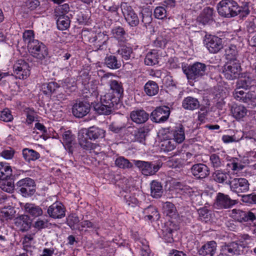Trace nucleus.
Returning <instances> with one entry per match:
<instances>
[{
	"instance_id": "1",
	"label": "nucleus",
	"mask_w": 256,
	"mask_h": 256,
	"mask_svg": "<svg viewBox=\"0 0 256 256\" xmlns=\"http://www.w3.org/2000/svg\"><path fill=\"white\" fill-rule=\"evenodd\" d=\"M98 81L92 80L82 90V94L89 103L93 104L94 110L100 114L108 115L118 104V97L112 98V94L108 92L100 97V102H96L98 96Z\"/></svg>"
},
{
	"instance_id": "2",
	"label": "nucleus",
	"mask_w": 256,
	"mask_h": 256,
	"mask_svg": "<svg viewBox=\"0 0 256 256\" xmlns=\"http://www.w3.org/2000/svg\"><path fill=\"white\" fill-rule=\"evenodd\" d=\"M217 10L218 14L224 18L234 17L238 14L244 17L250 12L247 4L240 6L234 0H222L217 6Z\"/></svg>"
},
{
	"instance_id": "3",
	"label": "nucleus",
	"mask_w": 256,
	"mask_h": 256,
	"mask_svg": "<svg viewBox=\"0 0 256 256\" xmlns=\"http://www.w3.org/2000/svg\"><path fill=\"white\" fill-rule=\"evenodd\" d=\"M182 70L189 81H196L205 74L206 66L203 63L196 62L188 66L183 67Z\"/></svg>"
},
{
	"instance_id": "4",
	"label": "nucleus",
	"mask_w": 256,
	"mask_h": 256,
	"mask_svg": "<svg viewBox=\"0 0 256 256\" xmlns=\"http://www.w3.org/2000/svg\"><path fill=\"white\" fill-rule=\"evenodd\" d=\"M242 70L240 64L238 61H228L224 66L222 73L225 78L232 80L238 78Z\"/></svg>"
},
{
	"instance_id": "5",
	"label": "nucleus",
	"mask_w": 256,
	"mask_h": 256,
	"mask_svg": "<svg viewBox=\"0 0 256 256\" xmlns=\"http://www.w3.org/2000/svg\"><path fill=\"white\" fill-rule=\"evenodd\" d=\"M204 43L209 52L212 54L218 52L224 46L222 39L214 35H206Z\"/></svg>"
},
{
	"instance_id": "6",
	"label": "nucleus",
	"mask_w": 256,
	"mask_h": 256,
	"mask_svg": "<svg viewBox=\"0 0 256 256\" xmlns=\"http://www.w3.org/2000/svg\"><path fill=\"white\" fill-rule=\"evenodd\" d=\"M30 74L29 64L23 60H17L13 66L12 74L20 80L26 79Z\"/></svg>"
},
{
	"instance_id": "7",
	"label": "nucleus",
	"mask_w": 256,
	"mask_h": 256,
	"mask_svg": "<svg viewBox=\"0 0 256 256\" xmlns=\"http://www.w3.org/2000/svg\"><path fill=\"white\" fill-rule=\"evenodd\" d=\"M35 182L33 180L30 178H26L18 181L16 186L19 188V191L24 196H30L36 192Z\"/></svg>"
},
{
	"instance_id": "8",
	"label": "nucleus",
	"mask_w": 256,
	"mask_h": 256,
	"mask_svg": "<svg viewBox=\"0 0 256 256\" xmlns=\"http://www.w3.org/2000/svg\"><path fill=\"white\" fill-rule=\"evenodd\" d=\"M28 48L32 56L38 60L44 58L48 54L46 46L38 40L33 41Z\"/></svg>"
},
{
	"instance_id": "9",
	"label": "nucleus",
	"mask_w": 256,
	"mask_h": 256,
	"mask_svg": "<svg viewBox=\"0 0 256 256\" xmlns=\"http://www.w3.org/2000/svg\"><path fill=\"white\" fill-rule=\"evenodd\" d=\"M133 162L142 173L146 176L154 175L160 168V165L148 162L138 160H134Z\"/></svg>"
},
{
	"instance_id": "10",
	"label": "nucleus",
	"mask_w": 256,
	"mask_h": 256,
	"mask_svg": "<svg viewBox=\"0 0 256 256\" xmlns=\"http://www.w3.org/2000/svg\"><path fill=\"white\" fill-rule=\"evenodd\" d=\"M230 190L238 195L240 193L246 192L249 190L250 184L244 178H234L228 182Z\"/></svg>"
},
{
	"instance_id": "11",
	"label": "nucleus",
	"mask_w": 256,
	"mask_h": 256,
	"mask_svg": "<svg viewBox=\"0 0 256 256\" xmlns=\"http://www.w3.org/2000/svg\"><path fill=\"white\" fill-rule=\"evenodd\" d=\"M170 114V109L166 106L156 108L151 114L152 120L157 123L164 122L167 120Z\"/></svg>"
},
{
	"instance_id": "12",
	"label": "nucleus",
	"mask_w": 256,
	"mask_h": 256,
	"mask_svg": "<svg viewBox=\"0 0 256 256\" xmlns=\"http://www.w3.org/2000/svg\"><path fill=\"white\" fill-rule=\"evenodd\" d=\"M230 216L234 220L242 222H252L256 219L255 214L251 212L243 211L240 209H233L230 212Z\"/></svg>"
},
{
	"instance_id": "13",
	"label": "nucleus",
	"mask_w": 256,
	"mask_h": 256,
	"mask_svg": "<svg viewBox=\"0 0 256 256\" xmlns=\"http://www.w3.org/2000/svg\"><path fill=\"white\" fill-rule=\"evenodd\" d=\"M240 250L237 242L224 243L220 247L218 256H232L240 254Z\"/></svg>"
},
{
	"instance_id": "14",
	"label": "nucleus",
	"mask_w": 256,
	"mask_h": 256,
	"mask_svg": "<svg viewBox=\"0 0 256 256\" xmlns=\"http://www.w3.org/2000/svg\"><path fill=\"white\" fill-rule=\"evenodd\" d=\"M122 11L126 21L131 26H136L139 24V18L132 6L125 4L122 7Z\"/></svg>"
},
{
	"instance_id": "15",
	"label": "nucleus",
	"mask_w": 256,
	"mask_h": 256,
	"mask_svg": "<svg viewBox=\"0 0 256 256\" xmlns=\"http://www.w3.org/2000/svg\"><path fill=\"white\" fill-rule=\"evenodd\" d=\"M65 208L61 202H56L50 206L47 212L49 216L53 218H62L65 216Z\"/></svg>"
},
{
	"instance_id": "16",
	"label": "nucleus",
	"mask_w": 256,
	"mask_h": 256,
	"mask_svg": "<svg viewBox=\"0 0 256 256\" xmlns=\"http://www.w3.org/2000/svg\"><path fill=\"white\" fill-rule=\"evenodd\" d=\"M87 138L86 130H82L79 132L78 134V144L83 149L86 150H91L98 146L96 144L88 141Z\"/></svg>"
},
{
	"instance_id": "17",
	"label": "nucleus",
	"mask_w": 256,
	"mask_h": 256,
	"mask_svg": "<svg viewBox=\"0 0 256 256\" xmlns=\"http://www.w3.org/2000/svg\"><path fill=\"white\" fill-rule=\"evenodd\" d=\"M191 171L194 176L200 179L206 178L210 174L208 168L202 164H194L191 168Z\"/></svg>"
},
{
	"instance_id": "18",
	"label": "nucleus",
	"mask_w": 256,
	"mask_h": 256,
	"mask_svg": "<svg viewBox=\"0 0 256 256\" xmlns=\"http://www.w3.org/2000/svg\"><path fill=\"white\" fill-rule=\"evenodd\" d=\"M90 106L88 104L79 102L75 104L72 108L73 114L77 118H82L90 112Z\"/></svg>"
},
{
	"instance_id": "19",
	"label": "nucleus",
	"mask_w": 256,
	"mask_h": 256,
	"mask_svg": "<svg viewBox=\"0 0 256 256\" xmlns=\"http://www.w3.org/2000/svg\"><path fill=\"white\" fill-rule=\"evenodd\" d=\"M24 212L29 216L37 218L43 214L42 208L32 203H26L22 206Z\"/></svg>"
},
{
	"instance_id": "20",
	"label": "nucleus",
	"mask_w": 256,
	"mask_h": 256,
	"mask_svg": "<svg viewBox=\"0 0 256 256\" xmlns=\"http://www.w3.org/2000/svg\"><path fill=\"white\" fill-rule=\"evenodd\" d=\"M152 128V124L144 125L138 130H135L134 134V140L144 144L146 136Z\"/></svg>"
},
{
	"instance_id": "21",
	"label": "nucleus",
	"mask_w": 256,
	"mask_h": 256,
	"mask_svg": "<svg viewBox=\"0 0 256 256\" xmlns=\"http://www.w3.org/2000/svg\"><path fill=\"white\" fill-rule=\"evenodd\" d=\"M31 220L28 215L23 214L14 220V224L20 230L24 232L28 230L31 226Z\"/></svg>"
},
{
	"instance_id": "22",
	"label": "nucleus",
	"mask_w": 256,
	"mask_h": 256,
	"mask_svg": "<svg viewBox=\"0 0 256 256\" xmlns=\"http://www.w3.org/2000/svg\"><path fill=\"white\" fill-rule=\"evenodd\" d=\"M216 204L220 208H227L234 205V202L228 195L219 192L216 196Z\"/></svg>"
},
{
	"instance_id": "23",
	"label": "nucleus",
	"mask_w": 256,
	"mask_h": 256,
	"mask_svg": "<svg viewBox=\"0 0 256 256\" xmlns=\"http://www.w3.org/2000/svg\"><path fill=\"white\" fill-rule=\"evenodd\" d=\"M216 246V243L214 241L208 242L200 249L198 253L201 256H214Z\"/></svg>"
},
{
	"instance_id": "24",
	"label": "nucleus",
	"mask_w": 256,
	"mask_h": 256,
	"mask_svg": "<svg viewBox=\"0 0 256 256\" xmlns=\"http://www.w3.org/2000/svg\"><path fill=\"white\" fill-rule=\"evenodd\" d=\"M106 132L102 128L96 126H91L86 130L87 136L90 140L102 138L105 136Z\"/></svg>"
},
{
	"instance_id": "25",
	"label": "nucleus",
	"mask_w": 256,
	"mask_h": 256,
	"mask_svg": "<svg viewBox=\"0 0 256 256\" xmlns=\"http://www.w3.org/2000/svg\"><path fill=\"white\" fill-rule=\"evenodd\" d=\"M214 10L210 8H206L204 9L202 13L197 18V21L202 25L210 24L213 21Z\"/></svg>"
},
{
	"instance_id": "26",
	"label": "nucleus",
	"mask_w": 256,
	"mask_h": 256,
	"mask_svg": "<svg viewBox=\"0 0 256 256\" xmlns=\"http://www.w3.org/2000/svg\"><path fill=\"white\" fill-rule=\"evenodd\" d=\"M109 84L111 92L110 91L108 92L112 94V98L118 97L119 102L120 98L124 92L122 83L116 80H111Z\"/></svg>"
},
{
	"instance_id": "27",
	"label": "nucleus",
	"mask_w": 256,
	"mask_h": 256,
	"mask_svg": "<svg viewBox=\"0 0 256 256\" xmlns=\"http://www.w3.org/2000/svg\"><path fill=\"white\" fill-rule=\"evenodd\" d=\"M130 117L136 124H142L148 119V114L144 110H136L131 112Z\"/></svg>"
},
{
	"instance_id": "28",
	"label": "nucleus",
	"mask_w": 256,
	"mask_h": 256,
	"mask_svg": "<svg viewBox=\"0 0 256 256\" xmlns=\"http://www.w3.org/2000/svg\"><path fill=\"white\" fill-rule=\"evenodd\" d=\"M111 34L113 38L118 40V44L120 45L122 44L126 40V33L124 28L122 26H116L114 27L112 29Z\"/></svg>"
},
{
	"instance_id": "29",
	"label": "nucleus",
	"mask_w": 256,
	"mask_h": 256,
	"mask_svg": "<svg viewBox=\"0 0 256 256\" xmlns=\"http://www.w3.org/2000/svg\"><path fill=\"white\" fill-rule=\"evenodd\" d=\"M200 106L198 100L192 96L185 98L182 102V108L186 110H194Z\"/></svg>"
},
{
	"instance_id": "30",
	"label": "nucleus",
	"mask_w": 256,
	"mask_h": 256,
	"mask_svg": "<svg viewBox=\"0 0 256 256\" xmlns=\"http://www.w3.org/2000/svg\"><path fill=\"white\" fill-rule=\"evenodd\" d=\"M212 178L218 183H226L228 184L230 182V176L228 174L224 171L217 170L214 172L212 176Z\"/></svg>"
},
{
	"instance_id": "31",
	"label": "nucleus",
	"mask_w": 256,
	"mask_h": 256,
	"mask_svg": "<svg viewBox=\"0 0 256 256\" xmlns=\"http://www.w3.org/2000/svg\"><path fill=\"white\" fill-rule=\"evenodd\" d=\"M232 113L236 120H240L247 115L248 110L242 105H236L232 108Z\"/></svg>"
},
{
	"instance_id": "32",
	"label": "nucleus",
	"mask_w": 256,
	"mask_h": 256,
	"mask_svg": "<svg viewBox=\"0 0 256 256\" xmlns=\"http://www.w3.org/2000/svg\"><path fill=\"white\" fill-rule=\"evenodd\" d=\"M174 140H176L178 144L182 143L185 139L184 130L182 124L175 127L174 129L172 131Z\"/></svg>"
},
{
	"instance_id": "33",
	"label": "nucleus",
	"mask_w": 256,
	"mask_h": 256,
	"mask_svg": "<svg viewBox=\"0 0 256 256\" xmlns=\"http://www.w3.org/2000/svg\"><path fill=\"white\" fill-rule=\"evenodd\" d=\"M143 212L145 215V219L147 218L148 220L153 221L158 220L160 218V214L154 206H150L144 209Z\"/></svg>"
},
{
	"instance_id": "34",
	"label": "nucleus",
	"mask_w": 256,
	"mask_h": 256,
	"mask_svg": "<svg viewBox=\"0 0 256 256\" xmlns=\"http://www.w3.org/2000/svg\"><path fill=\"white\" fill-rule=\"evenodd\" d=\"M63 144L70 152H72V144H74V136L70 130L64 132L62 134Z\"/></svg>"
},
{
	"instance_id": "35",
	"label": "nucleus",
	"mask_w": 256,
	"mask_h": 256,
	"mask_svg": "<svg viewBox=\"0 0 256 256\" xmlns=\"http://www.w3.org/2000/svg\"><path fill=\"white\" fill-rule=\"evenodd\" d=\"M226 58L228 61H238V51L234 45H230L225 50Z\"/></svg>"
},
{
	"instance_id": "36",
	"label": "nucleus",
	"mask_w": 256,
	"mask_h": 256,
	"mask_svg": "<svg viewBox=\"0 0 256 256\" xmlns=\"http://www.w3.org/2000/svg\"><path fill=\"white\" fill-rule=\"evenodd\" d=\"M151 196L154 198H160L163 193L162 187L160 183L153 180L150 183Z\"/></svg>"
},
{
	"instance_id": "37",
	"label": "nucleus",
	"mask_w": 256,
	"mask_h": 256,
	"mask_svg": "<svg viewBox=\"0 0 256 256\" xmlns=\"http://www.w3.org/2000/svg\"><path fill=\"white\" fill-rule=\"evenodd\" d=\"M158 86L156 83L151 80L148 82L144 87L146 94L149 96L156 95L158 93Z\"/></svg>"
},
{
	"instance_id": "38",
	"label": "nucleus",
	"mask_w": 256,
	"mask_h": 256,
	"mask_svg": "<svg viewBox=\"0 0 256 256\" xmlns=\"http://www.w3.org/2000/svg\"><path fill=\"white\" fill-rule=\"evenodd\" d=\"M159 56L157 50H153L148 52L144 58V63L148 66H153L158 63Z\"/></svg>"
},
{
	"instance_id": "39",
	"label": "nucleus",
	"mask_w": 256,
	"mask_h": 256,
	"mask_svg": "<svg viewBox=\"0 0 256 256\" xmlns=\"http://www.w3.org/2000/svg\"><path fill=\"white\" fill-rule=\"evenodd\" d=\"M33 236L28 234L24 238L22 241L24 250L30 254H32V252L34 249V246H33Z\"/></svg>"
},
{
	"instance_id": "40",
	"label": "nucleus",
	"mask_w": 256,
	"mask_h": 256,
	"mask_svg": "<svg viewBox=\"0 0 256 256\" xmlns=\"http://www.w3.org/2000/svg\"><path fill=\"white\" fill-rule=\"evenodd\" d=\"M22 155L24 160L28 162L36 160L40 157L38 152L29 148H24L22 150Z\"/></svg>"
},
{
	"instance_id": "41",
	"label": "nucleus",
	"mask_w": 256,
	"mask_h": 256,
	"mask_svg": "<svg viewBox=\"0 0 256 256\" xmlns=\"http://www.w3.org/2000/svg\"><path fill=\"white\" fill-rule=\"evenodd\" d=\"M104 62L111 69H118L122 65L120 61L118 60L116 56L112 55L106 58Z\"/></svg>"
},
{
	"instance_id": "42",
	"label": "nucleus",
	"mask_w": 256,
	"mask_h": 256,
	"mask_svg": "<svg viewBox=\"0 0 256 256\" xmlns=\"http://www.w3.org/2000/svg\"><path fill=\"white\" fill-rule=\"evenodd\" d=\"M12 175V170L6 163L0 162V180H6Z\"/></svg>"
},
{
	"instance_id": "43",
	"label": "nucleus",
	"mask_w": 256,
	"mask_h": 256,
	"mask_svg": "<svg viewBox=\"0 0 256 256\" xmlns=\"http://www.w3.org/2000/svg\"><path fill=\"white\" fill-rule=\"evenodd\" d=\"M14 184L12 179H6L0 180V188L4 191L12 193L14 190Z\"/></svg>"
},
{
	"instance_id": "44",
	"label": "nucleus",
	"mask_w": 256,
	"mask_h": 256,
	"mask_svg": "<svg viewBox=\"0 0 256 256\" xmlns=\"http://www.w3.org/2000/svg\"><path fill=\"white\" fill-rule=\"evenodd\" d=\"M58 28L60 30H65L67 29L70 24V20L67 16L64 15L60 16L56 22Z\"/></svg>"
},
{
	"instance_id": "45",
	"label": "nucleus",
	"mask_w": 256,
	"mask_h": 256,
	"mask_svg": "<svg viewBox=\"0 0 256 256\" xmlns=\"http://www.w3.org/2000/svg\"><path fill=\"white\" fill-rule=\"evenodd\" d=\"M116 165L120 168H130L133 166L128 160L123 156L118 158L115 160Z\"/></svg>"
},
{
	"instance_id": "46",
	"label": "nucleus",
	"mask_w": 256,
	"mask_h": 256,
	"mask_svg": "<svg viewBox=\"0 0 256 256\" xmlns=\"http://www.w3.org/2000/svg\"><path fill=\"white\" fill-rule=\"evenodd\" d=\"M118 53L122 56V58L126 60L132 57V49L130 46H124L118 50Z\"/></svg>"
},
{
	"instance_id": "47",
	"label": "nucleus",
	"mask_w": 256,
	"mask_h": 256,
	"mask_svg": "<svg viewBox=\"0 0 256 256\" xmlns=\"http://www.w3.org/2000/svg\"><path fill=\"white\" fill-rule=\"evenodd\" d=\"M164 214L166 216L172 217L176 214V208L174 204L170 202H166L163 206Z\"/></svg>"
},
{
	"instance_id": "48",
	"label": "nucleus",
	"mask_w": 256,
	"mask_h": 256,
	"mask_svg": "<svg viewBox=\"0 0 256 256\" xmlns=\"http://www.w3.org/2000/svg\"><path fill=\"white\" fill-rule=\"evenodd\" d=\"M58 88V84L54 82L44 84L42 85V90L46 94L54 92Z\"/></svg>"
},
{
	"instance_id": "49",
	"label": "nucleus",
	"mask_w": 256,
	"mask_h": 256,
	"mask_svg": "<svg viewBox=\"0 0 256 256\" xmlns=\"http://www.w3.org/2000/svg\"><path fill=\"white\" fill-rule=\"evenodd\" d=\"M178 142L174 139L166 140L162 144V147L164 151L170 152L174 150Z\"/></svg>"
},
{
	"instance_id": "50",
	"label": "nucleus",
	"mask_w": 256,
	"mask_h": 256,
	"mask_svg": "<svg viewBox=\"0 0 256 256\" xmlns=\"http://www.w3.org/2000/svg\"><path fill=\"white\" fill-rule=\"evenodd\" d=\"M63 86L70 92L75 91L77 88L76 81L74 78H66Z\"/></svg>"
},
{
	"instance_id": "51",
	"label": "nucleus",
	"mask_w": 256,
	"mask_h": 256,
	"mask_svg": "<svg viewBox=\"0 0 256 256\" xmlns=\"http://www.w3.org/2000/svg\"><path fill=\"white\" fill-rule=\"evenodd\" d=\"M14 117L12 114L11 112L8 108H5L2 110H0V120L4 122H12Z\"/></svg>"
},
{
	"instance_id": "52",
	"label": "nucleus",
	"mask_w": 256,
	"mask_h": 256,
	"mask_svg": "<svg viewBox=\"0 0 256 256\" xmlns=\"http://www.w3.org/2000/svg\"><path fill=\"white\" fill-rule=\"evenodd\" d=\"M34 32L32 30H25L22 35V38L25 43L28 44V46L36 40L34 39Z\"/></svg>"
},
{
	"instance_id": "53",
	"label": "nucleus",
	"mask_w": 256,
	"mask_h": 256,
	"mask_svg": "<svg viewBox=\"0 0 256 256\" xmlns=\"http://www.w3.org/2000/svg\"><path fill=\"white\" fill-rule=\"evenodd\" d=\"M247 93L239 88H236L233 92V96L236 100L243 102Z\"/></svg>"
},
{
	"instance_id": "54",
	"label": "nucleus",
	"mask_w": 256,
	"mask_h": 256,
	"mask_svg": "<svg viewBox=\"0 0 256 256\" xmlns=\"http://www.w3.org/2000/svg\"><path fill=\"white\" fill-rule=\"evenodd\" d=\"M14 213L13 208H4L0 212V216L6 220H12L14 217Z\"/></svg>"
},
{
	"instance_id": "55",
	"label": "nucleus",
	"mask_w": 256,
	"mask_h": 256,
	"mask_svg": "<svg viewBox=\"0 0 256 256\" xmlns=\"http://www.w3.org/2000/svg\"><path fill=\"white\" fill-rule=\"evenodd\" d=\"M243 102L247 104L250 106H256V96L252 92H248L245 96V99Z\"/></svg>"
},
{
	"instance_id": "56",
	"label": "nucleus",
	"mask_w": 256,
	"mask_h": 256,
	"mask_svg": "<svg viewBox=\"0 0 256 256\" xmlns=\"http://www.w3.org/2000/svg\"><path fill=\"white\" fill-rule=\"evenodd\" d=\"M210 161L211 165L214 168H218L223 165V161L216 154H212L210 156Z\"/></svg>"
},
{
	"instance_id": "57",
	"label": "nucleus",
	"mask_w": 256,
	"mask_h": 256,
	"mask_svg": "<svg viewBox=\"0 0 256 256\" xmlns=\"http://www.w3.org/2000/svg\"><path fill=\"white\" fill-rule=\"evenodd\" d=\"M140 242V244H139L140 247V255L142 256H150V250L147 242L146 240H142Z\"/></svg>"
},
{
	"instance_id": "58",
	"label": "nucleus",
	"mask_w": 256,
	"mask_h": 256,
	"mask_svg": "<svg viewBox=\"0 0 256 256\" xmlns=\"http://www.w3.org/2000/svg\"><path fill=\"white\" fill-rule=\"evenodd\" d=\"M154 16L156 18L162 20L166 16V10L164 6H157L154 10Z\"/></svg>"
},
{
	"instance_id": "59",
	"label": "nucleus",
	"mask_w": 256,
	"mask_h": 256,
	"mask_svg": "<svg viewBox=\"0 0 256 256\" xmlns=\"http://www.w3.org/2000/svg\"><path fill=\"white\" fill-rule=\"evenodd\" d=\"M79 221L78 216L75 214H71L68 218L67 224L72 229H74L76 224H78Z\"/></svg>"
},
{
	"instance_id": "60",
	"label": "nucleus",
	"mask_w": 256,
	"mask_h": 256,
	"mask_svg": "<svg viewBox=\"0 0 256 256\" xmlns=\"http://www.w3.org/2000/svg\"><path fill=\"white\" fill-rule=\"evenodd\" d=\"M247 30L249 34H252L256 32V24L254 21V19L252 20H248L246 22Z\"/></svg>"
},
{
	"instance_id": "61",
	"label": "nucleus",
	"mask_w": 256,
	"mask_h": 256,
	"mask_svg": "<svg viewBox=\"0 0 256 256\" xmlns=\"http://www.w3.org/2000/svg\"><path fill=\"white\" fill-rule=\"evenodd\" d=\"M250 240V236L247 234H240L238 237L237 242L239 244V246H244V242L246 244L247 241Z\"/></svg>"
},
{
	"instance_id": "62",
	"label": "nucleus",
	"mask_w": 256,
	"mask_h": 256,
	"mask_svg": "<svg viewBox=\"0 0 256 256\" xmlns=\"http://www.w3.org/2000/svg\"><path fill=\"white\" fill-rule=\"evenodd\" d=\"M14 151L12 149L4 150L1 153L0 156L6 160L11 159L14 156Z\"/></svg>"
},
{
	"instance_id": "63",
	"label": "nucleus",
	"mask_w": 256,
	"mask_h": 256,
	"mask_svg": "<svg viewBox=\"0 0 256 256\" xmlns=\"http://www.w3.org/2000/svg\"><path fill=\"white\" fill-rule=\"evenodd\" d=\"M242 198L246 202L256 204V193L244 196Z\"/></svg>"
},
{
	"instance_id": "64",
	"label": "nucleus",
	"mask_w": 256,
	"mask_h": 256,
	"mask_svg": "<svg viewBox=\"0 0 256 256\" xmlns=\"http://www.w3.org/2000/svg\"><path fill=\"white\" fill-rule=\"evenodd\" d=\"M94 224L90 221L86 220L82 222L80 224L78 228L80 230H83L84 228H94Z\"/></svg>"
}]
</instances>
